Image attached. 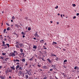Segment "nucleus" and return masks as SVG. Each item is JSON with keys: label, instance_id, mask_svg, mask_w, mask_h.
I'll return each instance as SVG.
<instances>
[{"label": "nucleus", "instance_id": "nucleus-62", "mask_svg": "<svg viewBox=\"0 0 79 79\" xmlns=\"http://www.w3.org/2000/svg\"><path fill=\"white\" fill-rule=\"evenodd\" d=\"M64 68H66V67L65 66H64Z\"/></svg>", "mask_w": 79, "mask_h": 79}, {"label": "nucleus", "instance_id": "nucleus-36", "mask_svg": "<svg viewBox=\"0 0 79 79\" xmlns=\"http://www.w3.org/2000/svg\"><path fill=\"white\" fill-rule=\"evenodd\" d=\"M58 6H56L55 7V8L56 9H58Z\"/></svg>", "mask_w": 79, "mask_h": 79}, {"label": "nucleus", "instance_id": "nucleus-23", "mask_svg": "<svg viewBox=\"0 0 79 79\" xmlns=\"http://www.w3.org/2000/svg\"><path fill=\"white\" fill-rule=\"evenodd\" d=\"M25 59H23L22 60V61H23V62H25Z\"/></svg>", "mask_w": 79, "mask_h": 79}, {"label": "nucleus", "instance_id": "nucleus-7", "mask_svg": "<svg viewBox=\"0 0 79 79\" xmlns=\"http://www.w3.org/2000/svg\"><path fill=\"white\" fill-rule=\"evenodd\" d=\"M43 69H47V68H48V67H47V66L44 65L43 67Z\"/></svg>", "mask_w": 79, "mask_h": 79}, {"label": "nucleus", "instance_id": "nucleus-49", "mask_svg": "<svg viewBox=\"0 0 79 79\" xmlns=\"http://www.w3.org/2000/svg\"><path fill=\"white\" fill-rule=\"evenodd\" d=\"M10 26L11 27H13V25H10Z\"/></svg>", "mask_w": 79, "mask_h": 79}, {"label": "nucleus", "instance_id": "nucleus-17", "mask_svg": "<svg viewBox=\"0 0 79 79\" xmlns=\"http://www.w3.org/2000/svg\"><path fill=\"white\" fill-rule=\"evenodd\" d=\"M28 74H31V71H28Z\"/></svg>", "mask_w": 79, "mask_h": 79}, {"label": "nucleus", "instance_id": "nucleus-21", "mask_svg": "<svg viewBox=\"0 0 79 79\" xmlns=\"http://www.w3.org/2000/svg\"><path fill=\"white\" fill-rule=\"evenodd\" d=\"M0 77L1 79H4V77L2 76H1Z\"/></svg>", "mask_w": 79, "mask_h": 79}, {"label": "nucleus", "instance_id": "nucleus-3", "mask_svg": "<svg viewBox=\"0 0 79 79\" xmlns=\"http://www.w3.org/2000/svg\"><path fill=\"white\" fill-rule=\"evenodd\" d=\"M10 68L12 70H15V65H13L12 66H10Z\"/></svg>", "mask_w": 79, "mask_h": 79}, {"label": "nucleus", "instance_id": "nucleus-8", "mask_svg": "<svg viewBox=\"0 0 79 79\" xmlns=\"http://www.w3.org/2000/svg\"><path fill=\"white\" fill-rule=\"evenodd\" d=\"M10 70L7 69L6 71H5V73L6 74H7L8 73H10Z\"/></svg>", "mask_w": 79, "mask_h": 79}, {"label": "nucleus", "instance_id": "nucleus-27", "mask_svg": "<svg viewBox=\"0 0 79 79\" xmlns=\"http://www.w3.org/2000/svg\"><path fill=\"white\" fill-rule=\"evenodd\" d=\"M37 66H38V67H39V68H40V67H41V65H40V64H38L37 65Z\"/></svg>", "mask_w": 79, "mask_h": 79}, {"label": "nucleus", "instance_id": "nucleus-44", "mask_svg": "<svg viewBox=\"0 0 79 79\" xmlns=\"http://www.w3.org/2000/svg\"><path fill=\"white\" fill-rule=\"evenodd\" d=\"M53 71V69H50V71Z\"/></svg>", "mask_w": 79, "mask_h": 79}, {"label": "nucleus", "instance_id": "nucleus-42", "mask_svg": "<svg viewBox=\"0 0 79 79\" xmlns=\"http://www.w3.org/2000/svg\"><path fill=\"white\" fill-rule=\"evenodd\" d=\"M21 73H18V76H21Z\"/></svg>", "mask_w": 79, "mask_h": 79}, {"label": "nucleus", "instance_id": "nucleus-18", "mask_svg": "<svg viewBox=\"0 0 79 79\" xmlns=\"http://www.w3.org/2000/svg\"><path fill=\"white\" fill-rule=\"evenodd\" d=\"M21 34L22 35H25V34H26V33H24L23 32H22Z\"/></svg>", "mask_w": 79, "mask_h": 79}, {"label": "nucleus", "instance_id": "nucleus-63", "mask_svg": "<svg viewBox=\"0 0 79 79\" xmlns=\"http://www.w3.org/2000/svg\"><path fill=\"white\" fill-rule=\"evenodd\" d=\"M43 79H47V77L44 78Z\"/></svg>", "mask_w": 79, "mask_h": 79}, {"label": "nucleus", "instance_id": "nucleus-55", "mask_svg": "<svg viewBox=\"0 0 79 79\" xmlns=\"http://www.w3.org/2000/svg\"><path fill=\"white\" fill-rule=\"evenodd\" d=\"M44 49H45V50H47V48H46V47L44 48Z\"/></svg>", "mask_w": 79, "mask_h": 79}, {"label": "nucleus", "instance_id": "nucleus-43", "mask_svg": "<svg viewBox=\"0 0 79 79\" xmlns=\"http://www.w3.org/2000/svg\"><path fill=\"white\" fill-rule=\"evenodd\" d=\"M2 66H0V69H2Z\"/></svg>", "mask_w": 79, "mask_h": 79}, {"label": "nucleus", "instance_id": "nucleus-10", "mask_svg": "<svg viewBox=\"0 0 79 79\" xmlns=\"http://www.w3.org/2000/svg\"><path fill=\"white\" fill-rule=\"evenodd\" d=\"M55 56L56 57V55L54 54H51V56Z\"/></svg>", "mask_w": 79, "mask_h": 79}, {"label": "nucleus", "instance_id": "nucleus-41", "mask_svg": "<svg viewBox=\"0 0 79 79\" xmlns=\"http://www.w3.org/2000/svg\"><path fill=\"white\" fill-rule=\"evenodd\" d=\"M64 77H67V75L65 74L64 75Z\"/></svg>", "mask_w": 79, "mask_h": 79}, {"label": "nucleus", "instance_id": "nucleus-35", "mask_svg": "<svg viewBox=\"0 0 79 79\" xmlns=\"http://www.w3.org/2000/svg\"><path fill=\"white\" fill-rule=\"evenodd\" d=\"M19 72L21 74V73H22V71H21V70H19Z\"/></svg>", "mask_w": 79, "mask_h": 79}, {"label": "nucleus", "instance_id": "nucleus-25", "mask_svg": "<svg viewBox=\"0 0 79 79\" xmlns=\"http://www.w3.org/2000/svg\"><path fill=\"white\" fill-rule=\"evenodd\" d=\"M7 31H10V27H8L7 29H6Z\"/></svg>", "mask_w": 79, "mask_h": 79}, {"label": "nucleus", "instance_id": "nucleus-53", "mask_svg": "<svg viewBox=\"0 0 79 79\" xmlns=\"http://www.w3.org/2000/svg\"><path fill=\"white\" fill-rule=\"evenodd\" d=\"M23 38H24L25 37V36H24V35H23Z\"/></svg>", "mask_w": 79, "mask_h": 79}, {"label": "nucleus", "instance_id": "nucleus-52", "mask_svg": "<svg viewBox=\"0 0 79 79\" xmlns=\"http://www.w3.org/2000/svg\"><path fill=\"white\" fill-rule=\"evenodd\" d=\"M76 18V16H74L73 17V19H75V18Z\"/></svg>", "mask_w": 79, "mask_h": 79}, {"label": "nucleus", "instance_id": "nucleus-14", "mask_svg": "<svg viewBox=\"0 0 79 79\" xmlns=\"http://www.w3.org/2000/svg\"><path fill=\"white\" fill-rule=\"evenodd\" d=\"M67 60H64V64H66V63H65V62H67Z\"/></svg>", "mask_w": 79, "mask_h": 79}, {"label": "nucleus", "instance_id": "nucleus-19", "mask_svg": "<svg viewBox=\"0 0 79 79\" xmlns=\"http://www.w3.org/2000/svg\"><path fill=\"white\" fill-rule=\"evenodd\" d=\"M56 60V61H58V60H59V58H58V57H56V58H55Z\"/></svg>", "mask_w": 79, "mask_h": 79}, {"label": "nucleus", "instance_id": "nucleus-31", "mask_svg": "<svg viewBox=\"0 0 79 79\" xmlns=\"http://www.w3.org/2000/svg\"><path fill=\"white\" fill-rule=\"evenodd\" d=\"M6 29H4V31H3V33H5V31H6Z\"/></svg>", "mask_w": 79, "mask_h": 79}, {"label": "nucleus", "instance_id": "nucleus-46", "mask_svg": "<svg viewBox=\"0 0 79 79\" xmlns=\"http://www.w3.org/2000/svg\"><path fill=\"white\" fill-rule=\"evenodd\" d=\"M16 64L18 65V64H19V62H18L16 63Z\"/></svg>", "mask_w": 79, "mask_h": 79}, {"label": "nucleus", "instance_id": "nucleus-50", "mask_svg": "<svg viewBox=\"0 0 79 79\" xmlns=\"http://www.w3.org/2000/svg\"><path fill=\"white\" fill-rule=\"evenodd\" d=\"M9 71H10V73H11V72L12 71V70H9Z\"/></svg>", "mask_w": 79, "mask_h": 79}, {"label": "nucleus", "instance_id": "nucleus-39", "mask_svg": "<svg viewBox=\"0 0 79 79\" xmlns=\"http://www.w3.org/2000/svg\"><path fill=\"white\" fill-rule=\"evenodd\" d=\"M30 61H33V59H32V58H31V59H30Z\"/></svg>", "mask_w": 79, "mask_h": 79}, {"label": "nucleus", "instance_id": "nucleus-26", "mask_svg": "<svg viewBox=\"0 0 79 79\" xmlns=\"http://www.w3.org/2000/svg\"><path fill=\"white\" fill-rule=\"evenodd\" d=\"M25 76H26L25 77V78L26 79H27V78H28V75H26Z\"/></svg>", "mask_w": 79, "mask_h": 79}, {"label": "nucleus", "instance_id": "nucleus-54", "mask_svg": "<svg viewBox=\"0 0 79 79\" xmlns=\"http://www.w3.org/2000/svg\"><path fill=\"white\" fill-rule=\"evenodd\" d=\"M79 15V13H77V16H78Z\"/></svg>", "mask_w": 79, "mask_h": 79}, {"label": "nucleus", "instance_id": "nucleus-28", "mask_svg": "<svg viewBox=\"0 0 79 79\" xmlns=\"http://www.w3.org/2000/svg\"><path fill=\"white\" fill-rule=\"evenodd\" d=\"M12 20H13V19H15V17H14V16H13L12 17Z\"/></svg>", "mask_w": 79, "mask_h": 79}, {"label": "nucleus", "instance_id": "nucleus-12", "mask_svg": "<svg viewBox=\"0 0 79 79\" xmlns=\"http://www.w3.org/2000/svg\"><path fill=\"white\" fill-rule=\"evenodd\" d=\"M55 44H57V43H56V42L53 41L52 43V45H55Z\"/></svg>", "mask_w": 79, "mask_h": 79}, {"label": "nucleus", "instance_id": "nucleus-5", "mask_svg": "<svg viewBox=\"0 0 79 79\" xmlns=\"http://www.w3.org/2000/svg\"><path fill=\"white\" fill-rule=\"evenodd\" d=\"M2 44L3 45H2V47H5V46H6V44H5V43L4 41H2Z\"/></svg>", "mask_w": 79, "mask_h": 79}, {"label": "nucleus", "instance_id": "nucleus-45", "mask_svg": "<svg viewBox=\"0 0 79 79\" xmlns=\"http://www.w3.org/2000/svg\"><path fill=\"white\" fill-rule=\"evenodd\" d=\"M14 34L16 35V32L14 31L13 33Z\"/></svg>", "mask_w": 79, "mask_h": 79}, {"label": "nucleus", "instance_id": "nucleus-15", "mask_svg": "<svg viewBox=\"0 0 79 79\" xmlns=\"http://www.w3.org/2000/svg\"><path fill=\"white\" fill-rule=\"evenodd\" d=\"M40 42L42 43H44V40H40Z\"/></svg>", "mask_w": 79, "mask_h": 79}, {"label": "nucleus", "instance_id": "nucleus-13", "mask_svg": "<svg viewBox=\"0 0 79 79\" xmlns=\"http://www.w3.org/2000/svg\"><path fill=\"white\" fill-rule=\"evenodd\" d=\"M19 70H23V69H22V67H20L19 69Z\"/></svg>", "mask_w": 79, "mask_h": 79}, {"label": "nucleus", "instance_id": "nucleus-64", "mask_svg": "<svg viewBox=\"0 0 79 79\" xmlns=\"http://www.w3.org/2000/svg\"><path fill=\"white\" fill-rule=\"evenodd\" d=\"M11 22H13V21L12 20H11Z\"/></svg>", "mask_w": 79, "mask_h": 79}, {"label": "nucleus", "instance_id": "nucleus-37", "mask_svg": "<svg viewBox=\"0 0 79 79\" xmlns=\"http://www.w3.org/2000/svg\"><path fill=\"white\" fill-rule=\"evenodd\" d=\"M73 6H76V4H73Z\"/></svg>", "mask_w": 79, "mask_h": 79}, {"label": "nucleus", "instance_id": "nucleus-56", "mask_svg": "<svg viewBox=\"0 0 79 79\" xmlns=\"http://www.w3.org/2000/svg\"><path fill=\"white\" fill-rule=\"evenodd\" d=\"M57 15H58V16H60V14L59 13H58L57 14Z\"/></svg>", "mask_w": 79, "mask_h": 79}, {"label": "nucleus", "instance_id": "nucleus-51", "mask_svg": "<svg viewBox=\"0 0 79 79\" xmlns=\"http://www.w3.org/2000/svg\"><path fill=\"white\" fill-rule=\"evenodd\" d=\"M52 67H55V66H54L53 65H52Z\"/></svg>", "mask_w": 79, "mask_h": 79}, {"label": "nucleus", "instance_id": "nucleus-38", "mask_svg": "<svg viewBox=\"0 0 79 79\" xmlns=\"http://www.w3.org/2000/svg\"><path fill=\"white\" fill-rule=\"evenodd\" d=\"M7 48V46L6 45V46H4V48Z\"/></svg>", "mask_w": 79, "mask_h": 79}, {"label": "nucleus", "instance_id": "nucleus-24", "mask_svg": "<svg viewBox=\"0 0 79 79\" xmlns=\"http://www.w3.org/2000/svg\"><path fill=\"white\" fill-rule=\"evenodd\" d=\"M28 30V31H31V28L30 27H29Z\"/></svg>", "mask_w": 79, "mask_h": 79}, {"label": "nucleus", "instance_id": "nucleus-33", "mask_svg": "<svg viewBox=\"0 0 79 79\" xmlns=\"http://www.w3.org/2000/svg\"><path fill=\"white\" fill-rule=\"evenodd\" d=\"M6 45H7V46H8V47H9V44H6Z\"/></svg>", "mask_w": 79, "mask_h": 79}, {"label": "nucleus", "instance_id": "nucleus-47", "mask_svg": "<svg viewBox=\"0 0 79 79\" xmlns=\"http://www.w3.org/2000/svg\"><path fill=\"white\" fill-rule=\"evenodd\" d=\"M0 59H2V60H3V57H1Z\"/></svg>", "mask_w": 79, "mask_h": 79}, {"label": "nucleus", "instance_id": "nucleus-22", "mask_svg": "<svg viewBox=\"0 0 79 79\" xmlns=\"http://www.w3.org/2000/svg\"><path fill=\"white\" fill-rule=\"evenodd\" d=\"M41 60H42V61H45V59H44V58H43V57L41 58Z\"/></svg>", "mask_w": 79, "mask_h": 79}, {"label": "nucleus", "instance_id": "nucleus-20", "mask_svg": "<svg viewBox=\"0 0 79 79\" xmlns=\"http://www.w3.org/2000/svg\"><path fill=\"white\" fill-rule=\"evenodd\" d=\"M15 27H18V25L17 24H15Z\"/></svg>", "mask_w": 79, "mask_h": 79}, {"label": "nucleus", "instance_id": "nucleus-29", "mask_svg": "<svg viewBox=\"0 0 79 79\" xmlns=\"http://www.w3.org/2000/svg\"><path fill=\"white\" fill-rule=\"evenodd\" d=\"M15 61H18V62H19V60L18 59H16Z\"/></svg>", "mask_w": 79, "mask_h": 79}, {"label": "nucleus", "instance_id": "nucleus-61", "mask_svg": "<svg viewBox=\"0 0 79 79\" xmlns=\"http://www.w3.org/2000/svg\"><path fill=\"white\" fill-rule=\"evenodd\" d=\"M57 24H59V22H57Z\"/></svg>", "mask_w": 79, "mask_h": 79}, {"label": "nucleus", "instance_id": "nucleus-59", "mask_svg": "<svg viewBox=\"0 0 79 79\" xmlns=\"http://www.w3.org/2000/svg\"><path fill=\"white\" fill-rule=\"evenodd\" d=\"M4 11H2V13H4Z\"/></svg>", "mask_w": 79, "mask_h": 79}, {"label": "nucleus", "instance_id": "nucleus-9", "mask_svg": "<svg viewBox=\"0 0 79 79\" xmlns=\"http://www.w3.org/2000/svg\"><path fill=\"white\" fill-rule=\"evenodd\" d=\"M33 49H36L37 48V46H36V45H33Z\"/></svg>", "mask_w": 79, "mask_h": 79}, {"label": "nucleus", "instance_id": "nucleus-48", "mask_svg": "<svg viewBox=\"0 0 79 79\" xmlns=\"http://www.w3.org/2000/svg\"><path fill=\"white\" fill-rule=\"evenodd\" d=\"M33 39H34V40H37V38H34Z\"/></svg>", "mask_w": 79, "mask_h": 79}, {"label": "nucleus", "instance_id": "nucleus-1", "mask_svg": "<svg viewBox=\"0 0 79 79\" xmlns=\"http://www.w3.org/2000/svg\"><path fill=\"white\" fill-rule=\"evenodd\" d=\"M16 46L15 47L16 48H19V46L21 47H23L24 46V45L23 44L19 43V42L18 41H16L15 43Z\"/></svg>", "mask_w": 79, "mask_h": 79}, {"label": "nucleus", "instance_id": "nucleus-58", "mask_svg": "<svg viewBox=\"0 0 79 79\" xmlns=\"http://www.w3.org/2000/svg\"><path fill=\"white\" fill-rule=\"evenodd\" d=\"M55 77L56 78V79H58V78L56 77V76H55Z\"/></svg>", "mask_w": 79, "mask_h": 79}, {"label": "nucleus", "instance_id": "nucleus-32", "mask_svg": "<svg viewBox=\"0 0 79 79\" xmlns=\"http://www.w3.org/2000/svg\"><path fill=\"white\" fill-rule=\"evenodd\" d=\"M6 24L7 26H10V24H9V23H6Z\"/></svg>", "mask_w": 79, "mask_h": 79}, {"label": "nucleus", "instance_id": "nucleus-6", "mask_svg": "<svg viewBox=\"0 0 79 79\" xmlns=\"http://www.w3.org/2000/svg\"><path fill=\"white\" fill-rule=\"evenodd\" d=\"M47 61H48L50 63H52V60H50V59L48 58L47 59Z\"/></svg>", "mask_w": 79, "mask_h": 79}, {"label": "nucleus", "instance_id": "nucleus-16", "mask_svg": "<svg viewBox=\"0 0 79 79\" xmlns=\"http://www.w3.org/2000/svg\"><path fill=\"white\" fill-rule=\"evenodd\" d=\"M20 52H21L22 53H23V49H20Z\"/></svg>", "mask_w": 79, "mask_h": 79}, {"label": "nucleus", "instance_id": "nucleus-2", "mask_svg": "<svg viewBox=\"0 0 79 79\" xmlns=\"http://www.w3.org/2000/svg\"><path fill=\"white\" fill-rule=\"evenodd\" d=\"M15 53H17V52L16 51H14L13 52H11L9 54V56H12V57H14V56H15Z\"/></svg>", "mask_w": 79, "mask_h": 79}, {"label": "nucleus", "instance_id": "nucleus-4", "mask_svg": "<svg viewBox=\"0 0 79 79\" xmlns=\"http://www.w3.org/2000/svg\"><path fill=\"white\" fill-rule=\"evenodd\" d=\"M34 36L36 37H39V35L37 34V31H36V33L34 35Z\"/></svg>", "mask_w": 79, "mask_h": 79}, {"label": "nucleus", "instance_id": "nucleus-11", "mask_svg": "<svg viewBox=\"0 0 79 79\" xmlns=\"http://www.w3.org/2000/svg\"><path fill=\"white\" fill-rule=\"evenodd\" d=\"M19 68V65H18L16 66V69H18Z\"/></svg>", "mask_w": 79, "mask_h": 79}, {"label": "nucleus", "instance_id": "nucleus-30", "mask_svg": "<svg viewBox=\"0 0 79 79\" xmlns=\"http://www.w3.org/2000/svg\"><path fill=\"white\" fill-rule=\"evenodd\" d=\"M77 68V66H76L74 68V69H76Z\"/></svg>", "mask_w": 79, "mask_h": 79}, {"label": "nucleus", "instance_id": "nucleus-60", "mask_svg": "<svg viewBox=\"0 0 79 79\" xmlns=\"http://www.w3.org/2000/svg\"><path fill=\"white\" fill-rule=\"evenodd\" d=\"M9 79H11V77H9Z\"/></svg>", "mask_w": 79, "mask_h": 79}, {"label": "nucleus", "instance_id": "nucleus-34", "mask_svg": "<svg viewBox=\"0 0 79 79\" xmlns=\"http://www.w3.org/2000/svg\"><path fill=\"white\" fill-rule=\"evenodd\" d=\"M2 55L3 56L5 55H6V53H2Z\"/></svg>", "mask_w": 79, "mask_h": 79}, {"label": "nucleus", "instance_id": "nucleus-57", "mask_svg": "<svg viewBox=\"0 0 79 79\" xmlns=\"http://www.w3.org/2000/svg\"><path fill=\"white\" fill-rule=\"evenodd\" d=\"M60 16H61V18H63V15H60Z\"/></svg>", "mask_w": 79, "mask_h": 79}, {"label": "nucleus", "instance_id": "nucleus-40", "mask_svg": "<svg viewBox=\"0 0 79 79\" xmlns=\"http://www.w3.org/2000/svg\"><path fill=\"white\" fill-rule=\"evenodd\" d=\"M63 51H64L65 52H66V49H64V48H63Z\"/></svg>", "mask_w": 79, "mask_h": 79}]
</instances>
